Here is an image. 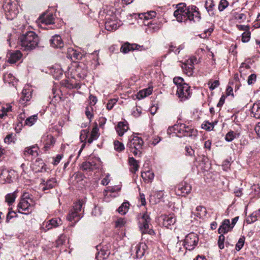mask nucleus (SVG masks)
Segmentation results:
<instances>
[{
    "instance_id": "nucleus-1",
    "label": "nucleus",
    "mask_w": 260,
    "mask_h": 260,
    "mask_svg": "<svg viewBox=\"0 0 260 260\" xmlns=\"http://www.w3.org/2000/svg\"><path fill=\"white\" fill-rule=\"evenodd\" d=\"M174 16L177 21L186 23L187 22L199 21L201 18L200 12L195 6L187 7L184 3L177 5V9L174 12Z\"/></svg>"
},
{
    "instance_id": "nucleus-2",
    "label": "nucleus",
    "mask_w": 260,
    "mask_h": 260,
    "mask_svg": "<svg viewBox=\"0 0 260 260\" xmlns=\"http://www.w3.org/2000/svg\"><path fill=\"white\" fill-rule=\"evenodd\" d=\"M19 40L21 45L25 50H31L35 49L39 44V38L33 31H28L21 35Z\"/></svg>"
},
{
    "instance_id": "nucleus-3",
    "label": "nucleus",
    "mask_w": 260,
    "mask_h": 260,
    "mask_svg": "<svg viewBox=\"0 0 260 260\" xmlns=\"http://www.w3.org/2000/svg\"><path fill=\"white\" fill-rule=\"evenodd\" d=\"M115 12V9L112 7H107L104 10V13L106 14L105 28L108 31L115 30L122 24L121 21L116 17Z\"/></svg>"
},
{
    "instance_id": "nucleus-4",
    "label": "nucleus",
    "mask_w": 260,
    "mask_h": 260,
    "mask_svg": "<svg viewBox=\"0 0 260 260\" xmlns=\"http://www.w3.org/2000/svg\"><path fill=\"white\" fill-rule=\"evenodd\" d=\"M174 133L179 137H196L198 131L190 126H187L184 123L175 124L173 127Z\"/></svg>"
},
{
    "instance_id": "nucleus-5",
    "label": "nucleus",
    "mask_w": 260,
    "mask_h": 260,
    "mask_svg": "<svg viewBox=\"0 0 260 260\" xmlns=\"http://www.w3.org/2000/svg\"><path fill=\"white\" fill-rule=\"evenodd\" d=\"M144 142L141 138L138 136H132L127 144V147L131 153L135 156H140L142 154V146Z\"/></svg>"
},
{
    "instance_id": "nucleus-6",
    "label": "nucleus",
    "mask_w": 260,
    "mask_h": 260,
    "mask_svg": "<svg viewBox=\"0 0 260 260\" xmlns=\"http://www.w3.org/2000/svg\"><path fill=\"white\" fill-rule=\"evenodd\" d=\"M83 202L79 201L76 203L73 208L71 210L67 218L70 221H75V223L77 222L82 217V205Z\"/></svg>"
},
{
    "instance_id": "nucleus-7",
    "label": "nucleus",
    "mask_w": 260,
    "mask_h": 260,
    "mask_svg": "<svg viewBox=\"0 0 260 260\" xmlns=\"http://www.w3.org/2000/svg\"><path fill=\"white\" fill-rule=\"evenodd\" d=\"M29 194L27 193L23 194L22 198L17 205V211L23 214H29L32 212V207L29 202Z\"/></svg>"
},
{
    "instance_id": "nucleus-8",
    "label": "nucleus",
    "mask_w": 260,
    "mask_h": 260,
    "mask_svg": "<svg viewBox=\"0 0 260 260\" xmlns=\"http://www.w3.org/2000/svg\"><path fill=\"white\" fill-rule=\"evenodd\" d=\"M150 218L147 213L143 214L139 221V228L142 234H148L150 235L154 234V231L149 228Z\"/></svg>"
},
{
    "instance_id": "nucleus-9",
    "label": "nucleus",
    "mask_w": 260,
    "mask_h": 260,
    "mask_svg": "<svg viewBox=\"0 0 260 260\" xmlns=\"http://www.w3.org/2000/svg\"><path fill=\"white\" fill-rule=\"evenodd\" d=\"M199 240V238L197 234L190 233L185 236L183 241V246L186 249L192 250L198 245Z\"/></svg>"
},
{
    "instance_id": "nucleus-10",
    "label": "nucleus",
    "mask_w": 260,
    "mask_h": 260,
    "mask_svg": "<svg viewBox=\"0 0 260 260\" xmlns=\"http://www.w3.org/2000/svg\"><path fill=\"white\" fill-rule=\"evenodd\" d=\"M191 91L190 86L188 84H183L181 87H177L176 89V95L180 101L183 102L191 97Z\"/></svg>"
},
{
    "instance_id": "nucleus-11",
    "label": "nucleus",
    "mask_w": 260,
    "mask_h": 260,
    "mask_svg": "<svg viewBox=\"0 0 260 260\" xmlns=\"http://www.w3.org/2000/svg\"><path fill=\"white\" fill-rule=\"evenodd\" d=\"M2 8L6 13H9L12 18L17 15L18 11L15 9L16 4L14 0H2Z\"/></svg>"
},
{
    "instance_id": "nucleus-12",
    "label": "nucleus",
    "mask_w": 260,
    "mask_h": 260,
    "mask_svg": "<svg viewBox=\"0 0 260 260\" xmlns=\"http://www.w3.org/2000/svg\"><path fill=\"white\" fill-rule=\"evenodd\" d=\"M147 245L145 243H140L132 246V255L137 258H141L144 255Z\"/></svg>"
},
{
    "instance_id": "nucleus-13",
    "label": "nucleus",
    "mask_w": 260,
    "mask_h": 260,
    "mask_svg": "<svg viewBox=\"0 0 260 260\" xmlns=\"http://www.w3.org/2000/svg\"><path fill=\"white\" fill-rule=\"evenodd\" d=\"M100 159L99 158H90L89 161L82 163V168L83 170L92 171L98 168L100 165Z\"/></svg>"
},
{
    "instance_id": "nucleus-14",
    "label": "nucleus",
    "mask_w": 260,
    "mask_h": 260,
    "mask_svg": "<svg viewBox=\"0 0 260 260\" xmlns=\"http://www.w3.org/2000/svg\"><path fill=\"white\" fill-rule=\"evenodd\" d=\"M191 186L186 182H181L175 188L176 194L177 196H184L190 192Z\"/></svg>"
},
{
    "instance_id": "nucleus-15",
    "label": "nucleus",
    "mask_w": 260,
    "mask_h": 260,
    "mask_svg": "<svg viewBox=\"0 0 260 260\" xmlns=\"http://www.w3.org/2000/svg\"><path fill=\"white\" fill-rule=\"evenodd\" d=\"M72 72L78 77L84 78L87 76V67L83 63L76 64L75 68L72 70Z\"/></svg>"
},
{
    "instance_id": "nucleus-16",
    "label": "nucleus",
    "mask_w": 260,
    "mask_h": 260,
    "mask_svg": "<svg viewBox=\"0 0 260 260\" xmlns=\"http://www.w3.org/2000/svg\"><path fill=\"white\" fill-rule=\"evenodd\" d=\"M54 18L53 15L51 13H44L39 17L37 20V22L41 27L42 25H49L54 23Z\"/></svg>"
},
{
    "instance_id": "nucleus-17",
    "label": "nucleus",
    "mask_w": 260,
    "mask_h": 260,
    "mask_svg": "<svg viewBox=\"0 0 260 260\" xmlns=\"http://www.w3.org/2000/svg\"><path fill=\"white\" fill-rule=\"evenodd\" d=\"M96 249L98 250H100L96 255L97 260H103L106 259L109 255L110 252L108 248V246L105 245V246L101 247V245L97 246Z\"/></svg>"
},
{
    "instance_id": "nucleus-18",
    "label": "nucleus",
    "mask_w": 260,
    "mask_h": 260,
    "mask_svg": "<svg viewBox=\"0 0 260 260\" xmlns=\"http://www.w3.org/2000/svg\"><path fill=\"white\" fill-rule=\"evenodd\" d=\"M39 147L37 144L26 147L24 148L23 154L24 157L32 156L36 157L38 155Z\"/></svg>"
},
{
    "instance_id": "nucleus-19",
    "label": "nucleus",
    "mask_w": 260,
    "mask_h": 260,
    "mask_svg": "<svg viewBox=\"0 0 260 260\" xmlns=\"http://www.w3.org/2000/svg\"><path fill=\"white\" fill-rule=\"evenodd\" d=\"M31 89L30 88H24L22 90L21 96L19 102L22 105H25L27 102L30 101L31 98Z\"/></svg>"
},
{
    "instance_id": "nucleus-20",
    "label": "nucleus",
    "mask_w": 260,
    "mask_h": 260,
    "mask_svg": "<svg viewBox=\"0 0 260 260\" xmlns=\"http://www.w3.org/2000/svg\"><path fill=\"white\" fill-rule=\"evenodd\" d=\"M128 128V124L126 121L119 122L115 127L116 132L119 136H122Z\"/></svg>"
},
{
    "instance_id": "nucleus-21",
    "label": "nucleus",
    "mask_w": 260,
    "mask_h": 260,
    "mask_svg": "<svg viewBox=\"0 0 260 260\" xmlns=\"http://www.w3.org/2000/svg\"><path fill=\"white\" fill-rule=\"evenodd\" d=\"M233 228V225H231L230 220L225 219L222 221L221 225L219 226L218 233L224 234L231 231Z\"/></svg>"
},
{
    "instance_id": "nucleus-22",
    "label": "nucleus",
    "mask_w": 260,
    "mask_h": 260,
    "mask_svg": "<svg viewBox=\"0 0 260 260\" xmlns=\"http://www.w3.org/2000/svg\"><path fill=\"white\" fill-rule=\"evenodd\" d=\"M162 224L164 226L169 228L170 226L173 225L176 221L174 214L165 215L162 216Z\"/></svg>"
},
{
    "instance_id": "nucleus-23",
    "label": "nucleus",
    "mask_w": 260,
    "mask_h": 260,
    "mask_svg": "<svg viewBox=\"0 0 260 260\" xmlns=\"http://www.w3.org/2000/svg\"><path fill=\"white\" fill-rule=\"evenodd\" d=\"M51 45L54 48H61L64 46L63 42L59 35H55L50 40Z\"/></svg>"
},
{
    "instance_id": "nucleus-24",
    "label": "nucleus",
    "mask_w": 260,
    "mask_h": 260,
    "mask_svg": "<svg viewBox=\"0 0 260 260\" xmlns=\"http://www.w3.org/2000/svg\"><path fill=\"white\" fill-rule=\"evenodd\" d=\"M56 181L54 178H51L46 181L42 179V182L40 184V187L44 191L54 187L56 185Z\"/></svg>"
},
{
    "instance_id": "nucleus-25",
    "label": "nucleus",
    "mask_w": 260,
    "mask_h": 260,
    "mask_svg": "<svg viewBox=\"0 0 260 260\" xmlns=\"http://www.w3.org/2000/svg\"><path fill=\"white\" fill-rule=\"evenodd\" d=\"M83 56L84 54L82 53L73 48H70L68 50V56L74 61L81 59Z\"/></svg>"
},
{
    "instance_id": "nucleus-26",
    "label": "nucleus",
    "mask_w": 260,
    "mask_h": 260,
    "mask_svg": "<svg viewBox=\"0 0 260 260\" xmlns=\"http://www.w3.org/2000/svg\"><path fill=\"white\" fill-rule=\"evenodd\" d=\"M144 25L147 26V27L146 28L145 31L148 34L153 33L158 31L160 27L158 24L156 23H152V21H149L147 22H142Z\"/></svg>"
},
{
    "instance_id": "nucleus-27",
    "label": "nucleus",
    "mask_w": 260,
    "mask_h": 260,
    "mask_svg": "<svg viewBox=\"0 0 260 260\" xmlns=\"http://www.w3.org/2000/svg\"><path fill=\"white\" fill-rule=\"evenodd\" d=\"M22 56V54L19 50L11 52L9 54L8 62L11 63H16L21 58Z\"/></svg>"
},
{
    "instance_id": "nucleus-28",
    "label": "nucleus",
    "mask_w": 260,
    "mask_h": 260,
    "mask_svg": "<svg viewBox=\"0 0 260 260\" xmlns=\"http://www.w3.org/2000/svg\"><path fill=\"white\" fill-rule=\"evenodd\" d=\"M140 46L136 44H131L128 43H126L122 45L120 51L124 53H126L131 50H138Z\"/></svg>"
},
{
    "instance_id": "nucleus-29",
    "label": "nucleus",
    "mask_w": 260,
    "mask_h": 260,
    "mask_svg": "<svg viewBox=\"0 0 260 260\" xmlns=\"http://www.w3.org/2000/svg\"><path fill=\"white\" fill-rule=\"evenodd\" d=\"M139 162L133 157H129L128 164L130 166V171L133 173H136L139 168Z\"/></svg>"
},
{
    "instance_id": "nucleus-30",
    "label": "nucleus",
    "mask_w": 260,
    "mask_h": 260,
    "mask_svg": "<svg viewBox=\"0 0 260 260\" xmlns=\"http://www.w3.org/2000/svg\"><path fill=\"white\" fill-rule=\"evenodd\" d=\"M156 13L155 11H151L147 13H142L139 15L140 19L143 20V22H147L149 20L156 16Z\"/></svg>"
},
{
    "instance_id": "nucleus-31",
    "label": "nucleus",
    "mask_w": 260,
    "mask_h": 260,
    "mask_svg": "<svg viewBox=\"0 0 260 260\" xmlns=\"http://www.w3.org/2000/svg\"><path fill=\"white\" fill-rule=\"evenodd\" d=\"M141 177L145 183H150L154 179V174L151 171H143L141 173Z\"/></svg>"
},
{
    "instance_id": "nucleus-32",
    "label": "nucleus",
    "mask_w": 260,
    "mask_h": 260,
    "mask_svg": "<svg viewBox=\"0 0 260 260\" xmlns=\"http://www.w3.org/2000/svg\"><path fill=\"white\" fill-rule=\"evenodd\" d=\"M14 172L9 171H3L1 174V177L4 179L6 182L11 183L13 181Z\"/></svg>"
},
{
    "instance_id": "nucleus-33",
    "label": "nucleus",
    "mask_w": 260,
    "mask_h": 260,
    "mask_svg": "<svg viewBox=\"0 0 260 260\" xmlns=\"http://www.w3.org/2000/svg\"><path fill=\"white\" fill-rule=\"evenodd\" d=\"M3 79L5 83L12 84L13 86H15L17 82L16 78L10 73H5L4 75Z\"/></svg>"
},
{
    "instance_id": "nucleus-34",
    "label": "nucleus",
    "mask_w": 260,
    "mask_h": 260,
    "mask_svg": "<svg viewBox=\"0 0 260 260\" xmlns=\"http://www.w3.org/2000/svg\"><path fill=\"white\" fill-rule=\"evenodd\" d=\"M99 135L98 124L95 123L91 131L90 137L87 140L88 143L91 144L94 140L99 138Z\"/></svg>"
},
{
    "instance_id": "nucleus-35",
    "label": "nucleus",
    "mask_w": 260,
    "mask_h": 260,
    "mask_svg": "<svg viewBox=\"0 0 260 260\" xmlns=\"http://www.w3.org/2000/svg\"><path fill=\"white\" fill-rule=\"evenodd\" d=\"M251 113L255 118H260V101L253 104L251 109Z\"/></svg>"
},
{
    "instance_id": "nucleus-36",
    "label": "nucleus",
    "mask_w": 260,
    "mask_h": 260,
    "mask_svg": "<svg viewBox=\"0 0 260 260\" xmlns=\"http://www.w3.org/2000/svg\"><path fill=\"white\" fill-rule=\"evenodd\" d=\"M44 142V148L47 150L54 144L55 140L52 136L48 135L45 138Z\"/></svg>"
},
{
    "instance_id": "nucleus-37",
    "label": "nucleus",
    "mask_w": 260,
    "mask_h": 260,
    "mask_svg": "<svg viewBox=\"0 0 260 260\" xmlns=\"http://www.w3.org/2000/svg\"><path fill=\"white\" fill-rule=\"evenodd\" d=\"M84 176L81 172H77L75 173L71 177V181L74 185H77L80 182L82 181Z\"/></svg>"
},
{
    "instance_id": "nucleus-38",
    "label": "nucleus",
    "mask_w": 260,
    "mask_h": 260,
    "mask_svg": "<svg viewBox=\"0 0 260 260\" xmlns=\"http://www.w3.org/2000/svg\"><path fill=\"white\" fill-rule=\"evenodd\" d=\"M45 164L43 160L40 158H38L33 164L32 169L36 172H41Z\"/></svg>"
},
{
    "instance_id": "nucleus-39",
    "label": "nucleus",
    "mask_w": 260,
    "mask_h": 260,
    "mask_svg": "<svg viewBox=\"0 0 260 260\" xmlns=\"http://www.w3.org/2000/svg\"><path fill=\"white\" fill-rule=\"evenodd\" d=\"M152 88L150 87L140 90L138 94V99H143L147 97L152 93Z\"/></svg>"
},
{
    "instance_id": "nucleus-40",
    "label": "nucleus",
    "mask_w": 260,
    "mask_h": 260,
    "mask_svg": "<svg viewBox=\"0 0 260 260\" xmlns=\"http://www.w3.org/2000/svg\"><path fill=\"white\" fill-rule=\"evenodd\" d=\"M260 217V209L253 212L247 218L248 223H252L256 221Z\"/></svg>"
},
{
    "instance_id": "nucleus-41",
    "label": "nucleus",
    "mask_w": 260,
    "mask_h": 260,
    "mask_svg": "<svg viewBox=\"0 0 260 260\" xmlns=\"http://www.w3.org/2000/svg\"><path fill=\"white\" fill-rule=\"evenodd\" d=\"M215 5L213 3V1L209 0L208 2H206L205 4V7L208 11L209 14L211 16L214 15V10Z\"/></svg>"
},
{
    "instance_id": "nucleus-42",
    "label": "nucleus",
    "mask_w": 260,
    "mask_h": 260,
    "mask_svg": "<svg viewBox=\"0 0 260 260\" xmlns=\"http://www.w3.org/2000/svg\"><path fill=\"white\" fill-rule=\"evenodd\" d=\"M16 197L17 192L16 191L13 193H8L5 197L6 202H7L8 204H11L14 202Z\"/></svg>"
},
{
    "instance_id": "nucleus-43",
    "label": "nucleus",
    "mask_w": 260,
    "mask_h": 260,
    "mask_svg": "<svg viewBox=\"0 0 260 260\" xmlns=\"http://www.w3.org/2000/svg\"><path fill=\"white\" fill-rule=\"evenodd\" d=\"M51 73L55 79H59L63 75V71L59 67L57 68H52Z\"/></svg>"
},
{
    "instance_id": "nucleus-44",
    "label": "nucleus",
    "mask_w": 260,
    "mask_h": 260,
    "mask_svg": "<svg viewBox=\"0 0 260 260\" xmlns=\"http://www.w3.org/2000/svg\"><path fill=\"white\" fill-rule=\"evenodd\" d=\"M239 136V134H237L235 133L234 131H230L229 132L225 135V140L227 142H231L235 138H238Z\"/></svg>"
},
{
    "instance_id": "nucleus-45",
    "label": "nucleus",
    "mask_w": 260,
    "mask_h": 260,
    "mask_svg": "<svg viewBox=\"0 0 260 260\" xmlns=\"http://www.w3.org/2000/svg\"><path fill=\"white\" fill-rule=\"evenodd\" d=\"M129 205L128 202L123 203L118 208V212L121 214H125L128 210Z\"/></svg>"
},
{
    "instance_id": "nucleus-46",
    "label": "nucleus",
    "mask_w": 260,
    "mask_h": 260,
    "mask_svg": "<svg viewBox=\"0 0 260 260\" xmlns=\"http://www.w3.org/2000/svg\"><path fill=\"white\" fill-rule=\"evenodd\" d=\"M38 119L37 115H34L27 117L25 120V124L28 126H32Z\"/></svg>"
},
{
    "instance_id": "nucleus-47",
    "label": "nucleus",
    "mask_w": 260,
    "mask_h": 260,
    "mask_svg": "<svg viewBox=\"0 0 260 260\" xmlns=\"http://www.w3.org/2000/svg\"><path fill=\"white\" fill-rule=\"evenodd\" d=\"M12 111V107L10 105H6V107H3L1 109L0 113V118H3L5 116L7 115V113Z\"/></svg>"
},
{
    "instance_id": "nucleus-48",
    "label": "nucleus",
    "mask_w": 260,
    "mask_h": 260,
    "mask_svg": "<svg viewBox=\"0 0 260 260\" xmlns=\"http://www.w3.org/2000/svg\"><path fill=\"white\" fill-rule=\"evenodd\" d=\"M234 18L239 23H242L246 20L247 17L244 13H235Z\"/></svg>"
},
{
    "instance_id": "nucleus-49",
    "label": "nucleus",
    "mask_w": 260,
    "mask_h": 260,
    "mask_svg": "<svg viewBox=\"0 0 260 260\" xmlns=\"http://www.w3.org/2000/svg\"><path fill=\"white\" fill-rule=\"evenodd\" d=\"M182 69L183 70V72L188 76H191L193 74V70L194 69L193 66H188L186 64H182Z\"/></svg>"
},
{
    "instance_id": "nucleus-50",
    "label": "nucleus",
    "mask_w": 260,
    "mask_h": 260,
    "mask_svg": "<svg viewBox=\"0 0 260 260\" xmlns=\"http://www.w3.org/2000/svg\"><path fill=\"white\" fill-rule=\"evenodd\" d=\"M15 136L13 134L7 135L4 139L5 143L8 144L14 143L16 140Z\"/></svg>"
},
{
    "instance_id": "nucleus-51",
    "label": "nucleus",
    "mask_w": 260,
    "mask_h": 260,
    "mask_svg": "<svg viewBox=\"0 0 260 260\" xmlns=\"http://www.w3.org/2000/svg\"><path fill=\"white\" fill-rule=\"evenodd\" d=\"M48 222H50L53 228L57 227L62 224L61 220L59 218H53L49 220Z\"/></svg>"
},
{
    "instance_id": "nucleus-52",
    "label": "nucleus",
    "mask_w": 260,
    "mask_h": 260,
    "mask_svg": "<svg viewBox=\"0 0 260 260\" xmlns=\"http://www.w3.org/2000/svg\"><path fill=\"white\" fill-rule=\"evenodd\" d=\"M173 82L176 86V88L179 87V86L181 87V85L183 84H187L184 83V80L182 78L180 77H176L173 79Z\"/></svg>"
},
{
    "instance_id": "nucleus-53",
    "label": "nucleus",
    "mask_w": 260,
    "mask_h": 260,
    "mask_svg": "<svg viewBox=\"0 0 260 260\" xmlns=\"http://www.w3.org/2000/svg\"><path fill=\"white\" fill-rule=\"evenodd\" d=\"M114 149L118 152H121L124 149V146L122 143L118 141H115L114 142Z\"/></svg>"
},
{
    "instance_id": "nucleus-54",
    "label": "nucleus",
    "mask_w": 260,
    "mask_h": 260,
    "mask_svg": "<svg viewBox=\"0 0 260 260\" xmlns=\"http://www.w3.org/2000/svg\"><path fill=\"white\" fill-rule=\"evenodd\" d=\"M126 220L124 218H119L115 221V226L116 228H121L125 225Z\"/></svg>"
},
{
    "instance_id": "nucleus-55",
    "label": "nucleus",
    "mask_w": 260,
    "mask_h": 260,
    "mask_svg": "<svg viewBox=\"0 0 260 260\" xmlns=\"http://www.w3.org/2000/svg\"><path fill=\"white\" fill-rule=\"evenodd\" d=\"M245 243L244 237H242L239 238L238 242L236 244V249L237 251H240L244 246Z\"/></svg>"
},
{
    "instance_id": "nucleus-56",
    "label": "nucleus",
    "mask_w": 260,
    "mask_h": 260,
    "mask_svg": "<svg viewBox=\"0 0 260 260\" xmlns=\"http://www.w3.org/2000/svg\"><path fill=\"white\" fill-rule=\"evenodd\" d=\"M85 114L87 117L89 119V121H91L93 118V108L91 106L87 107L85 110Z\"/></svg>"
},
{
    "instance_id": "nucleus-57",
    "label": "nucleus",
    "mask_w": 260,
    "mask_h": 260,
    "mask_svg": "<svg viewBox=\"0 0 260 260\" xmlns=\"http://www.w3.org/2000/svg\"><path fill=\"white\" fill-rule=\"evenodd\" d=\"M214 125L213 123L209 122L208 121H205L202 124V128L205 130L210 131L214 128Z\"/></svg>"
},
{
    "instance_id": "nucleus-58",
    "label": "nucleus",
    "mask_w": 260,
    "mask_h": 260,
    "mask_svg": "<svg viewBox=\"0 0 260 260\" xmlns=\"http://www.w3.org/2000/svg\"><path fill=\"white\" fill-rule=\"evenodd\" d=\"M229 6V3L226 0H221L218 5V10L219 11H223Z\"/></svg>"
},
{
    "instance_id": "nucleus-59",
    "label": "nucleus",
    "mask_w": 260,
    "mask_h": 260,
    "mask_svg": "<svg viewBox=\"0 0 260 260\" xmlns=\"http://www.w3.org/2000/svg\"><path fill=\"white\" fill-rule=\"evenodd\" d=\"M250 39V32L249 31H245L242 35V41L244 43L248 42Z\"/></svg>"
},
{
    "instance_id": "nucleus-60",
    "label": "nucleus",
    "mask_w": 260,
    "mask_h": 260,
    "mask_svg": "<svg viewBox=\"0 0 260 260\" xmlns=\"http://www.w3.org/2000/svg\"><path fill=\"white\" fill-rule=\"evenodd\" d=\"M220 235L219 236L218 241V245L219 248L220 249H223L224 247V236L223 234H220Z\"/></svg>"
},
{
    "instance_id": "nucleus-61",
    "label": "nucleus",
    "mask_w": 260,
    "mask_h": 260,
    "mask_svg": "<svg viewBox=\"0 0 260 260\" xmlns=\"http://www.w3.org/2000/svg\"><path fill=\"white\" fill-rule=\"evenodd\" d=\"M117 102V100L115 99H112L109 100L108 101V103L107 104V106H106L107 109L109 110H111L113 108L114 105L115 104H116Z\"/></svg>"
},
{
    "instance_id": "nucleus-62",
    "label": "nucleus",
    "mask_w": 260,
    "mask_h": 260,
    "mask_svg": "<svg viewBox=\"0 0 260 260\" xmlns=\"http://www.w3.org/2000/svg\"><path fill=\"white\" fill-rule=\"evenodd\" d=\"M208 84L210 85L209 88L211 90H213L214 89L218 87L219 85V82L218 80H215L214 82H209Z\"/></svg>"
},
{
    "instance_id": "nucleus-63",
    "label": "nucleus",
    "mask_w": 260,
    "mask_h": 260,
    "mask_svg": "<svg viewBox=\"0 0 260 260\" xmlns=\"http://www.w3.org/2000/svg\"><path fill=\"white\" fill-rule=\"evenodd\" d=\"M16 212L10 210L7 215L6 221L8 222L11 219L16 217Z\"/></svg>"
},
{
    "instance_id": "nucleus-64",
    "label": "nucleus",
    "mask_w": 260,
    "mask_h": 260,
    "mask_svg": "<svg viewBox=\"0 0 260 260\" xmlns=\"http://www.w3.org/2000/svg\"><path fill=\"white\" fill-rule=\"evenodd\" d=\"M256 79V76L254 74H251L249 76L247 80V83L249 85L253 84Z\"/></svg>"
}]
</instances>
